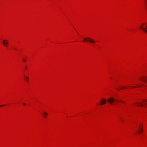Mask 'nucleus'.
<instances>
[{
    "instance_id": "7ed1b4c3",
    "label": "nucleus",
    "mask_w": 147,
    "mask_h": 147,
    "mask_svg": "<svg viewBox=\"0 0 147 147\" xmlns=\"http://www.w3.org/2000/svg\"><path fill=\"white\" fill-rule=\"evenodd\" d=\"M3 45L6 47H7L8 45L9 44L8 41L7 40H3Z\"/></svg>"
},
{
    "instance_id": "f03ea898",
    "label": "nucleus",
    "mask_w": 147,
    "mask_h": 147,
    "mask_svg": "<svg viewBox=\"0 0 147 147\" xmlns=\"http://www.w3.org/2000/svg\"><path fill=\"white\" fill-rule=\"evenodd\" d=\"M84 41H89L92 43H95V41L93 39L89 38H84L83 39Z\"/></svg>"
},
{
    "instance_id": "9b49d317",
    "label": "nucleus",
    "mask_w": 147,
    "mask_h": 147,
    "mask_svg": "<svg viewBox=\"0 0 147 147\" xmlns=\"http://www.w3.org/2000/svg\"><path fill=\"white\" fill-rule=\"evenodd\" d=\"M122 88L125 89V87L123 86L122 88L118 87L117 89V90H121Z\"/></svg>"
},
{
    "instance_id": "0eeeda50",
    "label": "nucleus",
    "mask_w": 147,
    "mask_h": 147,
    "mask_svg": "<svg viewBox=\"0 0 147 147\" xmlns=\"http://www.w3.org/2000/svg\"><path fill=\"white\" fill-rule=\"evenodd\" d=\"M139 133H142L143 132V127H141L140 126H139Z\"/></svg>"
},
{
    "instance_id": "1a4fd4ad",
    "label": "nucleus",
    "mask_w": 147,
    "mask_h": 147,
    "mask_svg": "<svg viewBox=\"0 0 147 147\" xmlns=\"http://www.w3.org/2000/svg\"><path fill=\"white\" fill-rule=\"evenodd\" d=\"M24 77L25 78V80L27 82H28V77H26V76H24Z\"/></svg>"
},
{
    "instance_id": "dca6fc26",
    "label": "nucleus",
    "mask_w": 147,
    "mask_h": 147,
    "mask_svg": "<svg viewBox=\"0 0 147 147\" xmlns=\"http://www.w3.org/2000/svg\"><path fill=\"white\" fill-rule=\"evenodd\" d=\"M146 29H147V26H146Z\"/></svg>"
},
{
    "instance_id": "aec40b11",
    "label": "nucleus",
    "mask_w": 147,
    "mask_h": 147,
    "mask_svg": "<svg viewBox=\"0 0 147 147\" xmlns=\"http://www.w3.org/2000/svg\"><path fill=\"white\" fill-rule=\"evenodd\" d=\"M144 101H146V100H144Z\"/></svg>"
},
{
    "instance_id": "4468645a",
    "label": "nucleus",
    "mask_w": 147,
    "mask_h": 147,
    "mask_svg": "<svg viewBox=\"0 0 147 147\" xmlns=\"http://www.w3.org/2000/svg\"><path fill=\"white\" fill-rule=\"evenodd\" d=\"M133 87L134 88H135L136 87V86H134V87Z\"/></svg>"
},
{
    "instance_id": "412c9836",
    "label": "nucleus",
    "mask_w": 147,
    "mask_h": 147,
    "mask_svg": "<svg viewBox=\"0 0 147 147\" xmlns=\"http://www.w3.org/2000/svg\"><path fill=\"white\" fill-rule=\"evenodd\" d=\"M146 1H147V0H146Z\"/></svg>"
},
{
    "instance_id": "423d86ee",
    "label": "nucleus",
    "mask_w": 147,
    "mask_h": 147,
    "mask_svg": "<svg viewBox=\"0 0 147 147\" xmlns=\"http://www.w3.org/2000/svg\"><path fill=\"white\" fill-rule=\"evenodd\" d=\"M139 80L141 81H143L145 82H147V77L146 78H142L139 79Z\"/></svg>"
},
{
    "instance_id": "20e7f679",
    "label": "nucleus",
    "mask_w": 147,
    "mask_h": 147,
    "mask_svg": "<svg viewBox=\"0 0 147 147\" xmlns=\"http://www.w3.org/2000/svg\"><path fill=\"white\" fill-rule=\"evenodd\" d=\"M136 104L138 106H140L143 107H145L146 105V104L144 102H137L136 103Z\"/></svg>"
},
{
    "instance_id": "ddd939ff",
    "label": "nucleus",
    "mask_w": 147,
    "mask_h": 147,
    "mask_svg": "<svg viewBox=\"0 0 147 147\" xmlns=\"http://www.w3.org/2000/svg\"><path fill=\"white\" fill-rule=\"evenodd\" d=\"M4 105H0V107H1V106H4Z\"/></svg>"
},
{
    "instance_id": "f3484780",
    "label": "nucleus",
    "mask_w": 147,
    "mask_h": 147,
    "mask_svg": "<svg viewBox=\"0 0 147 147\" xmlns=\"http://www.w3.org/2000/svg\"><path fill=\"white\" fill-rule=\"evenodd\" d=\"M146 5H147V3H146Z\"/></svg>"
},
{
    "instance_id": "6ab92c4d",
    "label": "nucleus",
    "mask_w": 147,
    "mask_h": 147,
    "mask_svg": "<svg viewBox=\"0 0 147 147\" xmlns=\"http://www.w3.org/2000/svg\"><path fill=\"white\" fill-rule=\"evenodd\" d=\"M27 67H26V69H27Z\"/></svg>"
},
{
    "instance_id": "39448f33",
    "label": "nucleus",
    "mask_w": 147,
    "mask_h": 147,
    "mask_svg": "<svg viewBox=\"0 0 147 147\" xmlns=\"http://www.w3.org/2000/svg\"><path fill=\"white\" fill-rule=\"evenodd\" d=\"M106 102V100L105 99L103 98L102 99L100 102V103L99 104L100 105H103L105 104Z\"/></svg>"
},
{
    "instance_id": "9d476101",
    "label": "nucleus",
    "mask_w": 147,
    "mask_h": 147,
    "mask_svg": "<svg viewBox=\"0 0 147 147\" xmlns=\"http://www.w3.org/2000/svg\"><path fill=\"white\" fill-rule=\"evenodd\" d=\"M44 115V117L45 118H46V116L48 114L47 112H45L43 113Z\"/></svg>"
},
{
    "instance_id": "a211bd4d",
    "label": "nucleus",
    "mask_w": 147,
    "mask_h": 147,
    "mask_svg": "<svg viewBox=\"0 0 147 147\" xmlns=\"http://www.w3.org/2000/svg\"><path fill=\"white\" fill-rule=\"evenodd\" d=\"M138 86V87H139V86Z\"/></svg>"
},
{
    "instance_id": "2eb2a0df",
    "label": "nucleus",
    "mask_w": 147,
    "mask_h": 147,
    "mask_svg": "<svg viewBox=\"0 0 147 147\" xmlns=\"http://www.w3.org/2000/svg\"><path fill=\"white\" fill-rule=\"evenodd\" d=\"M23 105H26V104H25V103H24L23 104Z\"/></svg>"
},
{
    "instance_id": "f8f14e48",
    "label": "nucleus",
    "mask_w": 147,
    "mask_h": 147,
    "mask_svg": "<svg viewBox=\"0 0 147 147\" xmlns=\"http://www.w3.org/2000/svg\"><path fill=\"white\" fill-rule=\"evenodd\" d=\"M23 61H26V60L24 59H23Z\"/></svg>"
},
{
    "instance_id": "f257e3e1",
    "label": "nucleus",
    "mask_w": 147,
    "mask_h": 147,
    "mask_svg": "<svg viewBox=\"0 0 147 147\" xmlns=\"http://www.w3.org/2000/svg\"><path fill=\"white\" fill-rule=\"evenodd\" d=\"M107 100V101L108 102H109V103H110L111 104H113L114 102H117L118 101L122 102L123 103L124 102H123V101H122L121 100H118L116 99H115L114 98H109Z\"/></svg>"
},
{
    "instance_id": "6e6552de",
    "label": "nucleus",
    "mask_w": 147,
    "mask_h": 147,
    "mask_svg": "<svg viewBox=\"0 0 147 147\" xmlns=\"http://www.w3.org/2000/svg\"><path fill=\"white\" fill-rule=\"evenodd\" d=\"M144 24H143L142 25H141L140 26V28L143 30L145 32L147 33V30H146L142 26H143V25Z\"/></svg>"
}]
</instances>
